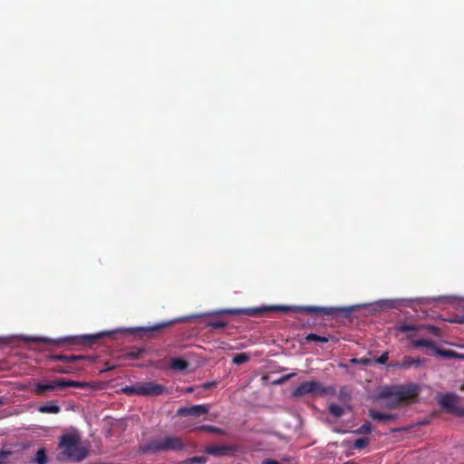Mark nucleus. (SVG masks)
<instances>
[{
  "label": "nucleus",
  "instance_id": "nucleus-43",
  "mask_svg": "<svg viewBox=\"0 0 464 464\" xmlns=\"http://www.w3.org/2000/svg\"><path fill=\"white\" fill-rule=\"evenodd\" d=\"M343 464H356L353 460H349V461H346Z\"/></svg>",
  "mask_w": 464,
  "mask_h": 464
},
{
  "label": "nucleus",
  "instance_id": "nucleus-9",
  "mask_svg": "<svg viewBox=\"0 0 464 464\" xmlns=\"http://www.w3.org/2000/svg\"><path fill=\"white\" fill-rule=\"evenodd\" d=\"M186 318H176L169 321L161 322L151 326L138 327L135 332L140 334L141 338H153L160 334L166 328L173 325L176 323L185 322Z\"/></svg>",
  "mask_w": 464,
  "mask_h": 464
},
{
  "label": "nucleus",
  "instance_id": "nucleus-15",
  "mask_svg": "<svg viewBox=\"0 0 464 464\" xmlns=\"http://www.w3.org/2000/svg\"><path fill=\"white\" fill-rule=\"evenodd\" d=\"M237 450L233 446L227 445H209L206 447L205 452L215 457H223L235 452Z\"/></svg>",
  "mask_w": 464,
  "mask_h": 464
},
{
  "label": "nucleus",
  "instance_id": "nucleus-34",
  "mask_svg": "<svg viewBox=\"0 0 464 464\" xmlns=\"http://www.w3.org/2000/svg\"><path fill=\"white\" fill-rule=\"evenodd\" d=\"M353 363H360L362 365H368L372 362L371 359L368 358H361V359H352Z\"/></svg>",
  "mask_w": 464,
  "mask_h": 464
},
{
  "label": "nucleus",
  "instance_id": "nucleus-11",
  "mask_svg": "<svg viewBox=\"0 0 464 464\" xmlns=\"http://www.w3.org/2000/svg\"><path fill=\"white\" fill-rule=\"evenodd\" d=\"M440 406L449 412L455 413L458 416H463L460 412L464 407H459V396L455 393L448 392L440 396L439 401Z\"/></svg>",
  "mask_w": 464,
  "mask_h": 464
},
{
  "label": "nucleus",
  "instance_id": "nucleus-13",
  "mask_svg": "<svg viewBox=\"0 0 464 464\" xmlns=\"http://www.w3.org/2000/svg\"><path fill=\"white\" fill-rule=\"evenodd\" d=\"M425 362L424 359L420 358H413L411 356L406 355L400 362H392L387 367L392 369H404L407 370L411 367L420 368Z\"/></svg>",
  "mask_w": 464,
  "mask_h": 464
},
{
  "label": "nucleus",
  "instance_id": "nucleus-14",
  "mask_svg": "<svg viewBox=\"0 0 464 464\" xmlns=\"http://www.w3.org/2000/svg\"><path fill=\"white\" fill-rule=\"evenodd\" d=\"M208 412V407L207 405H194L190 407H181L178 410L177 414L179 416H195L198 417Z\"/></svg>",
  "mask_w": 464,
  "mask_h": 464
},
{
  "label": "nucleus",
  "instance_id": "nucleus-3",
  "mask_svg": "<svg viewBox=\"0 0 464 464\" xmlns=\"http://www.w3.org/2000/svg\"><path fill=\"white\" fill-rule=\"evenodd\" d=\"M184 448L185 445L181 438L178 436H166L140 445L139 451L140 453H158L168 450H182Z\"/></svg>",
  "mask_w": 464,
  "mask_h": 464
},
{
  "label": "nucleus",
  "instance_id": "nucleus-21",
  "mask_svg": "<svg viewBox=\"0 0 464 464\" xmlns=\"http://www.w3.org/2000/svg\"><path fill=\"white\" fill-rule=\"evenodd\" d=\"M145 352L144 348L132 347L127 351L122 357L127 359H137Z\"/></svg>",
  "mask_w": 464,
  "mask_h": 464
},
{
  "label": "nucleus",
  "instance_id": "nucleus-27",
  "mask_svg": "<svg viewBox=\"0 0 464 464\" xmlns=\"http://www.w3.org/2000/svg\"><path fill=\"white\" fill-rule=\"evenodd\" d=\"M197 430H205V431H208V432H212V433H216V434H219V435H224L226 433L224 430L215 427V426H211V425H202V426H199L198 428H197Z\"/></svg>",
  "mask_w": 464,
  "mask_h": 464
},
{
  "label": "nucleus",
  "instance_id": "nucleus-35",
  "mask_svg": "<svg viewBox=\"0 0 464 464\" xmlns=\"http://www.w3.org/2000/svg\"><path fill=\"white\" fill-rule=\"evenodd\" d=\"M426 328L430 331V334H432L435 336L440 337V329L434 326V325H427Z\"/></svg>",
  "mask_w": 464,
  "mask_h": 464
},
{
  "label": "nucleus",
  "instance_id": "nucleus-4",
  "mask_svg": "<svg viewBox=\"0 0 464 464\" xmlns=\"http://www.w3.org/2000/svg\"><path fill=\"white\" fill-rule=\"evenodd\" d=\"M123 392L128 395L139 396H159L164 393H169L168 389L161 384L154 382H136L130 386L123 388Z\"/></svg>",
  "mask_w": 464,
  "mask_h": 464
},
{
  "label": "nucleus",
  "instance_id": "nucleus-42",
  "mask_svg": "<svg viewBox=\"0 0 464 464\" xmlns=\"http://www.w3.org/2000/svg\"><path fill=\"white\" fill-rule=\"evenodd\" d=\"M114 368H115V366H114V365H109V364L107 363V367H106L105 371H110V370H112V369H114Z\"/></svg>",
  "mask_w": 464,
  "mask_h": 464
},
{
  "label": "nucleus",
  "instance_id": "nucleus-18",
  "mask_svg": "<svg viewBox=\"0 0 464 464\" xmlns=\"http://www.w3.org/2000/svg\"><path fill=\"white\" fill-rule=\"evenodd\" d=\"M55 389H59L58 385H56V380L46 383H38L35 387V392L38 395H44L49 392L54 391Z\"/></svg>",
  "mask_w": 464,
  "mask_h": 464
},
{
  "label": "nucleus",
  "instance_id": "nucleus-40",
  "mask_svg": "<svg viewBox=\"0 0 464 464\" xmlns=\"http://www.w3.org/2000/svg\"><path fill=\"white\" fill-rule=\"evenodd\" d=\"M178 464H193L192 457L182 461H179Z\"/></svg>",
  "mask_w": 464,
  "mask_h": 464
},
{
  "label": "nucleus",
  "instance_id": "nucleus-29",
  "mask_svg": "<svg viewBox=\"0 0 464 464\" xmlns=\"http://www.w3.org/2000/svg\"><path fill=\"white\" fill-rule=\"evenodd\" d=\"M250 360V357L247 353H237L234 357H233V363L237 364V365H240V364H243L246 362H248Z\"/></svg>",
  "mask_w": 464,
  "mask_h": 464
},
{
  "label": "nucleus",
  "instance_id": "nucleus-24",
  "mask_svg": "<svg viewBox=\"0 0 464 464\" xmlns=\"http://www.w3.org/2000/svg\"><path fill=\"white\" fill-rule=\"evenodd\" d=\"M328 410H329L330 414H332L335 418H340L344 413L343 408L335 403H331L328 407Z\"/></svg>",
  "mask_w": 464,
  "mask_h": 464
},
{
  "label": "nucleus",
  "instance_id": "nucleus-32",
  "mask_svg": "<svg viewBox=\"0 0 464 464\" xmlns=\"http://www.w3.org/2000/svg\"><path fill=\"white\" fill-rule=\"evenodd\" d=\"M389 360V353L384 352L380 357L374 359V362L378 364H385Z\"/></svg>",
  "mask_w": 464,
  "mask_h": 464
},
{
  "label": "nucleus",
  "instance_id": "nucleus-6",
  "mask_svg": "<svg viewBox=\"0 0 464 464\" xmlns=\"http://www.w3.org/2000/svg\"><path fill=\"white\" fill-rule=\"evenodd\" d=\"M334 393V387H325L320 382L313 380L302 382L297 388L295 389L293 395L295 397H302L307 394L323 396L325 394L333 395Z\"/></svg>",
  "mask_w": 464,
  "mask_h": 464
},
{
  "label": "nucleus",
  "instance_id": "nucleus-7",
  "mask_svg": "<svg viewBox=\"0 0 464 464\" xmlns=\"http://www.w3.org/2000/svg\"><path fill=\"white\" fill-rule=\"evenodd\" d=\"M53 361L63 362L65 365H57L54 367V372L59 373H74L80 371V368L74 365V363L78 361L85 360L86 356L84 355H65V354H54L51 357Z\"/></svg>",
  "mask_w": 464,
  "mask_h": 464
},
{
  "label": "nucleus",
  "instance_id": "nucleus-37",
  "mask_svg": "<svg viewBox=\"0 0 464 464\" xmlns=\"http://www.w3.org/2000/svg\"><path fill=\"white\" fill-rule=\"evenodd\" d=\"M450 323L456 324H464V314L462 315H454L453 318L449 320Z\"/></svg>",
  "mask_w": 464,
  "mask_h": 464
},
{
  "label": "nucleus",
  "instance_id": "nucleus-12",
  "mask_svg": "<svg viewBox=\"0 0 464 464\" xmlns=\"http://www.w3.org/2000/svg\"><path fill=\"white\" fill-rule=\"evenodd\" d=\"M411 346L414 348L425 347L432 350L436 354L441 355L447 358L458 357L457 353L450 350H442L437 347L434 342L427 339H416L411 341Z\"/></svg>",
  "mask_w": 464,
  "mask_h": 464
},
{
  "label": "nucleus",
  "instance_id": "nucleus-2",
  "mask_svg": "<svg viewBox=\"0 0 464 464\" xmlns=\"http://www.w3.org/2000/svg\"><path fill=\"white\" fill-rule=\"evenodd\" d=\"M62 451L59 454L60 460L82 461L87 456V451L81 446L80 438L76 434L68 433L63 435L60 440Z\"/></svg>",
  "mask_w": 464,
  "mask_h": 464
},
{
  "label": "nucleus",
  "instance_id": "nucleus-28",
  "mask_svg": "<svg viewBox=\"0 0 464 464\" xmlns=\"http://www.w3.org/2000/svg\"><path fill=\"white\" fill-rule=\"evenodd\" d=\"M305 341L307 343L311 342H319V343H327L329 341V338L326 336H321L316 334H309L305 337Z\"/></svg>",
  "mask_w": 464,
  "mask_h": 464
},
{
  "label": "nucleus",
  "instance_id": "nucleus-23",
  "mask_svg": "<svg viewBox=\"0 0 464 464\" xmlns=\"http://www.w3.org/2000/svg\"><path fill=\"white\" fill-rule=\"evenodd\" d=\"M36 464H46L47 463V455L44 448L40 449L36 454L35 458L31 461Z\"/></svg>",
  "mask_w": 464,
  "mask_h": 464
},
{
  "label": "nucleus",
  "instance_id": "nucleus-26",
  "mask_svg": "<svg viewBox=\"0 0 464 464\" xmlns=\"http://www.w3.org/2000/svg\"><path fill=\"white\" fill-rule=\"evenodd\" d=\"M171 366L173 369L177 370H186L188 366V362L186 360L180 358H175L171 362Z\"/></svg>",
  "mask_w": 464,
  "mask_h": 464
},
{
  "label": "nucleus",
  "instance_id": "nucleus-39",
  "mask_svg": "<svg viewBox=\"0 0 464 464\" xmlns=\"http://www.w3.org/2000/svg\"><path fill=\"white\" fill-rule=\"evenodd\" d=\"M262 464H280L277 460L272 459H266L263 460Z\"/></svg>",
  "mask_w": 464,
  "mask_h": 464
},
{
  "label": "nucleus",
  "instance_id": "nucleus-25",
  "mask_svg": "<svg viewBox=\"0 0 464 464\" xmlns=\"http://www.w3.org/2000/svg\"><path fill=\"white\" fill-rule=\"evenodd\" d=\"M228 324L227 322L220 320V319H212L206 324L207 327H211L213 329H224Z\"/></svg>",
  "mask_w": 464,
  "mask_h": 464
},
{
  "label": "nucleus",
  "instance_id": "nucleus-31",
  "mask_svg": "<svg viewBox=\"0 0 464 464\" xmlns=\"http://www.w3.org/2000/svg\"><path fill=\"white\" fill-rule=\"evenodd\" d=\"M371 432H372V425L369 422L362 424L357 430H352V433H353V434H369Z\"/></svg>",
  "mask_w": 464,
  "mask_h": 464
},
{
  "label": "nucleus",
  "instance_id": "nucleus-33",
  "mask_svg": "<svg viewBox=\"0 0 464 464\" xmlns=\"http://www.w3.org/2000/svg\"><path fill=\"white\" fill-rule=\"evenodd\" d=\"M416 329H417V327L414 324H403L399 326V330L401 333H408L410 331H413V330H416Z\"/></svg>",
  "mask_w": 464,
  "mask_h": 464
},
{
  "label": "nucleus",
  "instance_id": "nucleus-41",
  "mask_svg": "<svg viewBox=\"0 0 464 464\" xmlns=\"http://www.w3.org/2000/svg\"><path fill=\"white\" fill-rule=\"evenodd\" d=\"M194 391H195V388H194L193 386H189V387L186 388V390H185V392H186L187 393H191V392H193Z\"/></svg>",
  "mask_w": 464,
  "mask_h": 464
},
{
  "label": "nucleus",
  "instance_id": "nucleus-45",
  "mask_svg": "<svg viewBox=\"0 0 464 464\" xmlns=\"http://www.w3.org/2000/svg\"><path fill=\"white\" fill-rule=\"evenodd\" d=\"M1 404H3V400H2V399H0V405H1Z\"/></svg>",
  "mask_w": 464,
  "mask_h": 464
},
{
  "label": "nucleus",
  "instance_id": "nucleus-44",
  "mask_svg": "<svg viewBox=\"0 0 464 464\" xmlns=\"http://www.w3.org/2000/svg\"><path fill=\"white\" fill-rule=\"evenodd\" d=\"M290 377H291V375H286L285 378H283V380H286V379H288Z\"/></svg>",
  "mask_w": 464,
  "mask_h": 464
},
{
  "label": "nucleus",
  "instance_id": "nucleus-10",
  "mask_svg": "<svg viewBox=\"0 0 464 464\" xmlns=\"http://www.w3.org/2000/svg\"><path fill=\"white\" fill-rule=\"evenodd\" d=\"M27 446H14L10 450H0V464H18L24 460V450Z\"/></svg>",
  "mask_w": 464,
  "mask_h": 464
},
{
  "label": "nucleus",
  "instance_id": "nucleus-36",
  "mask_svg": "<svg viewBox=\"0 0 464 464\" xmlns=\"http://www.w3.org/2000/svg\"><path fill=\"white\" fill-rule=\"evenodd\" d=\"M207 458L204 456H195L192 457L193 464H205L207 462Z\"/></svg>",
  "mask_w": 464,
  "mask_h": 464
},
{
  "label": "nucleus",
  "instance_id": "nucleus-22",
  "mask_svg": "<svg viewBox=\"0 0 464 464\" xmlns=\"http://www.w3.org/2000/svg\"><path fill=\"white\" fill-rule=\"evenodd\" d=\"M380 397L381 398H390L392 399L391 401H395V398H396V386L394 387H384L381 393H380Z\"/></svg>",
  "mask_w": 464,
  "mask_h": 464
},
{
  "label": "nucleus",
  "instance_id": "nucleus-20",
  "mask_svg": "<svg viewBox=\"0 0 464 464\" xmlns=\"http://www.w3.org/2000/svg\"><path fill=\"white\" fill-rule=\"evenodd\" d=\"M337 396H338V399L342 402H343V403L349 402L352 399V391L349 387L343 386L340 388Z\"/></svg>",
  "mask_w": 464,
  "mask_h": 464
},
{
  "label": "nucleus",
  "instance_id": "nucleus-38",
  "mask_svg": "<svg viewBox=\"0 0 464 464\" xmlns=\"http://www.w3.org/2000/svg\"><path fill=\"white\" fill-rule=\"evenodd\" d=\"M216 386V382H205L204 384H202V388L203 390H208L212 387Z\"/></svg>",
  "mask_w": 464,
  "mask_h": 464
},
{
  "label": "nucleus",
  "instance_id": "nucleus-5",
  "mask_svg": "<svg viewBox=\"0 0 464 464\" xmlns=\"http://www.w3.org/2000/svg\"><path fill=\"white\" fill-rule=\"evenodd\" d=\"M110 333L108 332H102L98 333L96 334H85L81 336H68L64 338H61L59 340L52 341L47 338H37L31 336L30 341L31 343L35 342H44V343H56L61 344H93L97 343L99 340H101L102 337L109 335Z\"/></svg>",
  "mask_w": 464,
  "mask_h": 464
},
{
  "label": "nucleus",
  "instance_id": "nucleus-8",
  "mask_svg": "<svg viewBox=\"0 0 464 464\" xmlns=\"http://www.w3.org/2000/svg\"><path fill=\"white\" fill-rule=\"evenodd\" d=\"M419 392V386L414 383L396 386L395 401H391L390 407L396 408L401 402H408L413 401L418 396Z\"/></svg>",
  "mask_w": 464,
  "mask_h": 464
},
{
  "label": "nucleus",
  "instance_id": "nucleus-19",
  "mask_svg": "<svg viewBox=\"0 0 464 464\" xmlns=\"http://www.w3.org/2000/svg\"><path fill=\"white\" fill-rule=\"evenodd\" d=\"M38 411L42 413L57 414L61 411V408L56 404V401H49L47 404L39 406Z\"/></svg>",
  "mask_w": 464,
  "mask_h": 464
},
{
  "label": "nucleus",
  "instance_id": "nucleus-1",
  "mask_svg": "<svg viewBox=\"0 0 464 464\" xmlns=\"http://www.w3.org/2000/svg\"><path fill=\"white\" fill-rule=\"evenodd\" d=\"M353 311V307H320V306H290V305H272L263 306L258 308H246V309H219L208 312L202 314H195L191 318H198L201 316H218L224 314L238 315L246 314L249 316H256L265 312H282V313H306L308 314H324L334 315L342 314L345 317L349 316Z\"/></svg>",
  "mask_w": 464,
  "mask_h": 464
},
{
  "label": "nucleus",
  "instance_id": "nucleus-30",
  "mask_svg": "<svg viewBox=\"0 0 464 464\" xmlns=\"http://www.w3.org/2000/svg\"><path fill=\"white\" fill-rule=\"evenodd\" d=\"M370 444V440L368 438H359L353 442V449L362 450Z\"/></svg>",
  "mask_w": 464,
  "mask_h": 464
},
{
  "label": "nucleus",
  "instance_id": "nucleus-16",
  "mask_svg": "<svg viewBox=\"0 0 464 464\" xmlns=\"http://www.w3.org/2000/svg\"><path fill=\"white\" fill-rule=\"evenodd\" d=\"M369 416L378 421H393L398 418V414L382 413L373 409L369 411Z\"/></svg>",
  "mask_w": 464,
  "mask_h": 464
},
{
  "label": "nucleus",
  "instance_id": "nucleus-17",
  "mask_svg": "<svg viewBox=\"0 0 464 464\" xmlns=\"http://www.w3.org/2000/svg\"><path fill=\"white\" fill-rule=\"evenodd\" d=\"M56 385H58L59 389H65L68 387L86 388L89 386V383L85 382H77V381H72V380L59 379V380H56Z\"/></svg>",
  "mask_w": 464,
  "mask_h": 464
}]
</instances>
